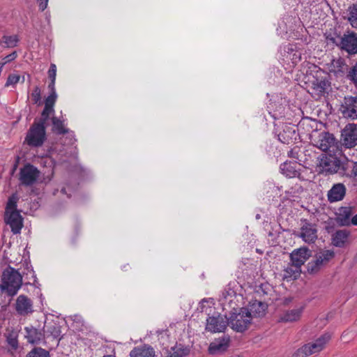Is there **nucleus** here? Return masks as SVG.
Returning <instances> with one entry per match:
<instances>
[{"mask_svg":"<svg viewBox=\"0 0 357 357\" xmlns=\"http://www.w3.org/2000/svg\"><path fill=\"white\" fill-rule=\"evenodd\" d=\"M312 354V351L310 349L307 344H304L301 348L298 349L292 355V357H307Z\"/></svg>","mask_w":357,"mask_h":357,"instance_id":"35","label":"nucleus"},{"mask_svg":"<svg viewBox=\"0 0 357 357\" xmlns=\"http://www.w3.org/2000/svg\"><path fill=\"white\" fill-rule=\"evenodd\" d=\"M317 270L318 269L312 268V269H307V271H308L309 273H315Z\"/></svg>","mask_w":357,"mask_h":357,"instance_id":"56","label":"nucleus"},{"mask_svg":"<svg viewBox=\"0 0 357 357\" xmlns=\"http://www.w3.org/2000/svg\"><path fill=\"white\" fill-rule=\"evenodd\" d=\"M20 39L17 35L3 36L0 40V45L3 48H13L17 45Z\"/></svg>","mask_w":357,"mask_h":357,"instance_id":"28","label":"nucleus"},{"mask_svg":"<svg viewBox=\"0 0 357 357\" xmlns=\"http://www.w3.org/2000/svg\"><path fill=\"white\" fill-rule=\"evenodd\" d=\"M349 22L354 28H357V2L349 7Z\"/></svg>","mask_w":357,"mask_h":357,"instance_id":"33","label":"nucleus"},{"mask_svg":"<svg viewBox=\"0 0 357 357\" xmlns=\"http://www.w3.org/2000/svg\"><path fill=\"white\" fill-rule=\"evenodd\" d=\"M55 81L56 80H51L49 85H48V88L50 91V94H53V92L54 93H56V89H55Z\"/></svg>","mask_w":357,"mask_h":357,"instance_id":"50","label":"nucleus"},{"mask_svg":"<svg viewBox=\"0 0 357 357\" xmlns=\"http://www.w3.org/2000/svg\"><path fill=\"white\" fill-rule=\"evenodd\" d=\"M340 110L344 118L357 119V97H345Z\"/></svg>","mask_w":357,"mask_h":357,"instance_id":"11","label":"nucleus"},{"mask_svg":"<svg viewBox=\"0 0 357 357\" xmlns=\"http://www.w3.org/2000/svg\"><path fill=\"white\" fill-rule=\"evenodd\" d=\"M292 300H293V298L291 297L284 298V299L283 301V304L288 305L289 303H290L292 301Z\"/></svg>","mask_w":357,"mask_h":357,"instance_id":"53","label":"nucleus"},{"mask_svg":"<svg viewBox=\"0 0 357 357\" xmlns=\"http://www.w3.org/2000/svg\"><path fill=\"white\" fill-rule=\"evenodd\" d=\"M273 292V288L268 283H264L260 284L256 289V294L264 301L270 300L269 296Z\"/></svg>","mask_w":357,"mask_h":357,"instance_id":"27","label":"nucleus"},{"mask_svg":"<svg viewBox=\"0 0 357 357\" xmlns=\"http://www.w3.org/2000/svg\"><path fill=\"white\" fill-rule=\"evenodd\" d=\"M339 174L350 178L357 179V162L348 159L341 160Z\"/></svg>","mask_w":357,"mask_h":357,"instance_id":"19","label":"nucleus"},{"mask_svg":"<svg viewBox=\"0 0 357 357\" xmlns=\"http://www.w3.org/2000/svg\"><path fill=\"white\" fill-rule=\"evenodd\" d=\"M351 225H357V214L352 217Z\"/></svg>","mask_w":357,"mask_h":357,"instance_id":"55","label":"nucleus"},{"mask_svg":"<svg viewBox=\"0 0 357 357\" xmlns=\"http://www.w3.org/2000/svg\"><path fill=\"white\" fill-rule=\"evenodd\" d=\"M20 75L16 74H10L7 78L5 86H15L20 80Z\"/></svg>","mask_w":357,"mask_h":357,"instance_id":"43","label":"nucleus"},{"mask_svg":"<svg viewBox=\"0 0 357 357\" xmlns=\"http://www.w3.org/2000/svg\"><path fill=\"white\" fill-rule=\"evenodd\" d=\"M17 56V52H13L11 54L6 56L2 59V61H0V73H1L2 69L3 66L8 62H10L15 60Z\"/></svg>","mask_w":357,"mask_h":357,"instance_id":"44","label":"nucleus"},{"mask_svg":"<svg viewBox=\"0 0 357 357\" xmlns=\"http://www.w3.org/2000/svg\"><path fill=\"white\" fill-rule=\"evenodd\" d=\"M27 357H50V354L45 349L36 347L27 354Z\"/></svg>","mask_w":357,"mask_h":357,"instance_id":"36","label":"nucleus"},{"mask_svg":"<svg viewBox=\"0 0 357 357\" xmlns=\"http://www.w3.org/2000/svg\"><path fill=\"white\" fill-rule=\"evenodd\" d=\"M47 328V333H50L54 338L58 337L61 334L60 327L56 324H49L45 325L44 328Z\"/></svg>","mask_w":357,"mask_h":357,"instance_id":"39","label":"nucleus"},{"mask_svg":"<svg viewBox=\"0 0 357 357\" xmlns=\"http://www.w3.org/2000/svg\"><path fill=\"white\" fill-rule=\"evenodd\" d=\"M296 162H284L280 165V171L282 174L289 178H295L300 176V172L296 169Z\"/></svg>","mask_w":357,"mask_h":357,"instance_id":"26","label":"nucleus"},{"mask_svg":"<svg viewBox=\"0 0 357 357\" xmlns=\"http://www.w3.org/2000/svg\"><path fill=\"white\" fill-rule=\"evenodd\" d=\"M305 305H302L294 309L284 310L279 317L278 321L282 323H292L298 321L302 317Z\"/></svg>","mask_w":357,"mask_h":357,"instance_id":"13","label":"nucleus"},{"mask_svg":"<svg viewBox=\"0 0 357 357\" xmlns=\"http://www.w3.org/2000/svg\"><path fill=\"white\" fill-rule=\"evenodd\" d=\"M25 331V338L27 342L32 344H38L44 339L45 334L43 329H38L33 326H26Z\"/></svg>","mask_w":357,"mask_h":357,"instance_id":"16","label":"nucleus"},{"mask_svg":"<svg viewBox=\"0 0 357 357\" xmlns=\"http://www.w3.org/2000/svg\"><path fill=\"white\" fill-rule=\"evenodd\" d=\"M329 69L337 76H343L348 71V66L343 59L338 58L331 61Z\"/></svg>","mask_w":357,"mask_h":357,"instance_id":"23","label":"nucleus"},{"mask_svg":"<svg viewBox=\"0 0 357 357\" xmlns=\"http://www.w3.org/2000/svg\"><path fill=\"white\" fill-rule=\"evenodd\" d=\"M168 337V335L167 334V333H161V336L159 338V340H160V343L164 345L165 343L162 342V340L164 339V338H167Z\"/></svg>","mask_w":357,"mask_h":357,"instance_id":"54","label":"nucleus"},{"mask_svg":"<svg viewBox=\"0 0 357 357\" xmlns=\"http://www.w3.org/2000/svg\"><path fill=\"white\" fill-rule=\"evenodd\" d=\"M56 98V93L53 92V94H50L45 100V107L50 108V109H54Z\"/></svg>","mask_w":357,"mask_h":357,"instance_id":"42","label":"nucleus"},{"mask_svg":"<svg viewBox=\"0 0 357 357\" xmlns=\"http://www.w3.org/2000/svg\"><path fill=\"white\" fill-rule=\"evenodd\" d=\"M288 155L290 158H294V159H298V148H294L291 151L288 152Z\"/></svg>","mask_w":357,"mask_h":357,"instance_id":"47","label":"nucleus"},{"mask_svg":"<svg viewBox=\"0 0 357 357\" xmlns=\"http://www.w3.org/2000/svg\"><path fill=\"white\" fill-rule=\"evenodd\" d=\"M347 77L357 86V63L348 71Z\"/></svg>","mask_w":357,"mask_h":357,"instance_id":"45","label":"nucleus"},{"mask_svg":"<svg viewBox=\"0 0 357 357\" xmlns=\"http://www.w3.org/2000/svg\"><path fill=\"white\" fill-rule=\"evenodd\" d=\"M350 231L347 229L336 231L332 236V243L335 247L342 248L348 241Z\"/></svg>","mask_w":357,"mask_h":357,"instance_id":"24","label":"nucleus"},{"mask_svg":"<svg viewBox=\"0 0 357 357\" xmlns=\"http://www.w3.org/2000/svg\"><path fill=\"white\" fill-rule=\"evenodd\" d=\"M312 252L307 247L295 249L290 254V260L292 266L301 268L311 257Z\"/></svg>","mask_w":357,"mask_h":357,"instance_id":"12","label":"nucleus"},{"mask_svg":"<svg viewBox=\"0 0 357 357\" xmlns=\"http://www.w3.org/2000/svg\"><path fill=\"white\" fill-rule=\"evenodd\" d=\"M31 99L34 104H41V91L39 86H36L34 87L31 93Z\"/></svg>","mask_w":357,"mask_h":357,"instance_id":"41","label":"nucleus"},{"mask_svg":"<svg viewBox=\"0 0 357 357\" xmlns=\"http://www.w3.org/2000/svg\"><path fill=\"white\" fill-rule=\"evenodd\" d=\"M0 290L9 296L17 294L22 284V278L17 269H4L1 275Z\"/></svg>","mask_w":357,"mask_h":357,"instance_id":"1","label":"nucleus"},{"mask_svg":"<svg viewBox=\"0 0 357 357\" xmlns=\"http://www.w3.org/2000/svg\"><path fill=\"white\" fill-rule=\"evenodd\" d=\"M347 189L343 183L334 184L328 191L327 197L330 203L342 200L346 195Z\"/></svg>","mask_w":357,"mask_h":357,"instance_id":"17","label":"nucleus"},{"mask_svg":"<svg viewBox=\"0 0 357 357\" xmlns=\"http://www.w3.org/2000/svg\"><path fill=\"white\" fill-rule=\"evenodd\" d=\"M331 335L328 333H326L317 338L314 342L317 346H319V349L321 351L324 349L325 345L331 340Z\"/></svg>","mask_w":357,"mask_h":357,"instance_id":"37","label":"nucleus"},{"mask_svg":"<svg viewBox=\"0 0 357 357\" xmlns=\"http://www.w3.org/2000/svg\"><path fill=\"white\" fill-rule=\"evenodd\" d=\"M228 326L226 316L218 314L208 317L206 319V331L213 333L224 332Z\"/></svg>","mask_w":357,"mask_h":357,"instance_id":"8","label":"nucleus"},{"mask_svg":"<svg viewBox=\"0 0 357 357\" xmlns=\"http://www.w3.org/2000/svg\"><path fill=\"white\" fill-rule=\"evenodd\" d=\"M301 273V269H283L280 275L283 280L291 282L296 280Z\"/></svg>","mask_w":357,"mask_h":357,"instance_id":"30","label":"nucleus"},{"mask_svg":"<svg viewBox=\"0 0 357 357\" xmlns=\"http://www.w3.org/2000/svg\"><path fill=\"white\" fill-rule=\"evenodd\" d=\"M102 357H116L115 354L105 355Z\"/></svg>","mask_w":357,"mask_h":357,"instance_id":"57","label":"nucleus"},{"mask_svg":"<svg viewBox=\"0 0 357 357\" xmlns=\"http://www.w3.org/2000/svg\"><path fill=\"white\" fill-rule=\"evenodd\" d=\"M38 2L39 9L43 11L47 6L48 0H37Z\"/></svg>","mask_w":357,"mask_h":357,"instance_id":"49","label":"nucleus"},{"mask_svg":"<svg viewBox=\"0 0 357 357\" xmlns=\"http://www.w3.org/2000/svg\"><path fill=\"white\" fill-rule=\"evenodd\" d=\"M307 243H313L317 238V229L315 225L303 220L298 235Z\"/></svg>","mask_w":357,"mask_h":357,"instance_id":"10","label":"nucleus"},{"mask_svg":"<svg viewBox=\"0 0 357 357\" xmlns=\"http://www.w3.org/2000/svg\"><path fill=\"white\" fill-rule=\"evenodd\" d=\"M15 310L18 314L25 316L33 312V302L25 295H20L15 303Z\"/></svg>","mask_w":357,"mask_h":357,"instance_id":"15","label":"nucleus"},{"mask_svg":"<svg viewBox=\"0 0 357 357\" xmlns=\"http://www.w3.org/2000/svg\"><path fill=\"white\" fill-rule=\"evenodd\" d=\"M334 257V252L331 250H324L320 252L316 257L315 264L316 266H324L326 263L333 259Z\"/></svg>","mask_w":357,"mask_h":357,"instance_id":"29","label":"nucleus"},{"mask_svg":"<svg viewBox=\"0 0 357 357\" xmlns=\"http://www.w3.org/2000/svg\"><path fill=\"white\" fill-rule=\"evenodd\" d=\"M331 335L328 333H326L317 338L314 342L317 346H319V349L321 351L324 349L325 345L331 340Z\"/></svg>","mask_w":357,"mask_h":357,"instance_id":"38","label":"nucleus"},{"mask_svg":"<svg viewBox=\"0 0 357 357\" xmlns=\"http://www.w3.org/2000/svg\"><path fill=\"white\" fill-rule=\"evenodd\" d=\"M190 349L188 346L176 343L170 349H167L168 357H185L190 354Z\"/></svg>","mask_w":357,"mask_h":357,"instance_id":"25","label":"nucleus"},{"mask_svg":"<svg viewBox=\"0 0 357 357\" xmlns=\"http://www.w3.org/2000/svg\"><path fill=\"white\" fill-rule=\"evenodd\" d=\"M224 297L227 298L228 296L232 297L233 295H235V292L234 290L229 289V291H226V294L223 292Z\"/></svg>","mask_w":357,"mask_h":357,"instance_id":"51","label":"nucleus"},{"mask_svg":"<svg viewBox=\"0 0 357 357\" xmlns=\"http://www.w3.org/2000/svg\"><path fill=\"white\" fill-rule=\"evenodd\" d=\"M307 345L310 347V349L312 351V354L321 351V350L319 349V346H317L314 342L307 343Z\"/></svg>","mask_w":357,"mask_h":357,"instance_id":"48","label":"nucleus"},{"mask_svg":"<svg viewBox=\"0 0 357 357\" xmlns=\"http://www.w3.org/2000/svg\"><path fill=\"white\" fill-rule=\"evenodd\" d=\"M155 350L149 344L134 347L130 352V357H154Z\"/></svg>","mask_w":357,"mask_h":357,"instance_id":"22","label":"nucleus"},{"mask_svg":"<svg viewBox=\"0 0 357 357\" xmlns=\"http://www.w3.org/2000/svg\"><path fill=\"white\" fill-rule=\"evenodd\" d=\"M10 345L14 348L16 349L17 347V341L16 339H12L9 341Z\"/></svg>","mask_w":357,"mask_h":357,"instance_id":"52","label":"nucleus"},{"mask_svg":"<svg viewBox=\"0 0 357 357\" xmlns=\"http://www.w3.org/2000/svg\"><path fill=\"white\" fill-rule=\"evenodd\" d=\"M267 306L268 305L265 302L258 301L257 300L250 301L248 307H247L248 314L251 317V319H252L253 317H262L265 314Z\"/></svg>","mask_w":357,"mask_h":357,"instance_id":"20","label":"nucleus"},{"mask_svg":"<svg viewBox=\"0 0 357 357\" xmlns=\"http://www.w3.org/2000/svg\"><path fill=\"white\" fill-rule=\"evenodd\" d=\"M19 199L17 194H13L8 200L6 213H9L10 211H17V203Z\"/></svg>","mask_w":357,"mask_h":357,"instance_id":"34","label":"nucleus"},{"mask_svg":"<svg viewBox=\"0 0 357 357\" xmlns=\"http://www.w3.org/2000/svg\"><path fill=\"white\" fill-rule=\"evenodd\" d=\"M352 208L340 207L336 213L335 221L340 226H349L351 224Z\"/></svg>","mask_w":357,"mask_h":357,"instance_id":"21","label":"nucleus"},{"mask_svg":"<svg viewBox=\"0 0 357 357\" xmlns=\"http://www.w3.org/2000/svg\"><path fill=\"white\" fill-rule=\"evenodd\" d=\"M54 112V109H50V108L45 107L41 114V118L37 123L45 126L46 121L49 119L50 115L53 114Z\"/></svg>","mask_w":357,"mask_h":357,"instance_id":"40","label":"nucleus"},{"mask_svg":"<svg viewBox=\"0 0 357 357\" xmlns=\"http://www.w3.org/2000/svg\"><path fill=\"white\" fill-rule=\"evenodd\" d=\"M48 76L50 80H56V66L54 63H51L50 68L48 70Z\"/></svg>","mask_w":357,"mask_h":357,"instance_id":"46","label":"nucleus"},{"mask_svg":"<svg viewBox=\"0 0 357 357\" xmlns=\"http://www.w3.org/2000/svg\"><path fill=\"white\" fill-rule=\"evenodd\" d=\"M342 145L346 148H353L357 145V125L348 124L342 132Z\"/></svg>","mask_w":357,"mask_h":357,"instance_id":"9","label":"nucleus"},{"mask_svg":"<svg viewBox=\"0 0 357 357\" xmlns=\"http://www.w3.org/2000/svg\"><path fill=\"white\" fill-rule=\"evenodd\" d=\"M229 336H223L222 338L216 340L210 344L208 353L212 355L222 354L227 350L229 347Z\"/></svg>","mask_w":357,"mask_h":357,"instance_id":"18","label":"nucleus"},{"mask_svg":"<svg viewBox=\"0 0 357 357\" xmlns=\"http://www.w3.org/2000/svg\"><path fill=\"white\" fill-rule=\"evenodd\" d=\"M248 313L246 307H241L238 312H232L227 318L228 326L236 332H244L248 328L252 321L251 317Z\"/></svg>","mask_w":357,"mask_h":357,"instance_id":"3","label":"nucleus"},{"mask_svg":"<svg viewBox=\"0 0 357 357\" xmlns=\"http://www.w3.org/2000/svg\"><path fill=\"white\" fill-rule=\"evenodd\" d=\"M40 175V172L36 167L27 164L20 169L19 176L20 184L31 186L37 182Z\"/></svg>","mask_w":357,"mask_h":357,"instance_id":"7","label":"nucleus"},{"mask_svg":"<svg viewBox=\"0 0 357 357\" xmlns=\"http://www.w3.org/2000/svg\"><path fill=\"white\" fill-rule=\"evenodd\" d=\"M5 222L15 234H19L23 227L22 218L18 211L6 213Z\"/></svg>","mask_w":357,"mask_h":357,"instance_id":"14","label":"nucleus"},{"mask_svg":"<svg viewBox=\"0 0 357 357\" xmlns=\"http://www.w3.org/2000/svg\"><path fill=\"white\" fill-rule=\"evenodd\" d=\"M53 125L52 131L58 135H63L68 132V129L65 128L63 121L57 117L53 116L52 119Z\"/></svg>","mask_w":357,"mask_h":357,"instance_id":"31","label":"nucleus"},{"mask_svg":"<svg viewBox=\"0 0 357 357\" xmlns=\"http://www.w3.org/2000/svg\"><path fill=\"white\" fill-rule=\"evenodd\" d=\"M341 167V160L335 155L321 154L318 158L317 169L319 173L331 175L339 173Z\"/></svg>","mask_w":357,"mask_h":357,"instance_id":"2","label":"nucleus"},{"mask_svg":"<svg viewBox=\"0 0 357 357\" xmlns=\"http://www.w3.org/2000/svg\"><path fill=\"white\" fill-rule=\"evenodd\" d=\"M312 144L323 151H328L335 144V138L333 135L327 132L314 131L311 135Z\"/></svg>","mask_w":357,"mask_h":357,"instance_id":"6","label":"nucleus"},{"mask_svg":"<svg viewBox=\"0 0 357 357\" xmlns=\"http://www.w3.org/2000/svg\"><path fill=\"white\" fill-rule=\"evenodd\" d=\"M327 86V82L324 79H317L312 82V88L317 92L318 94H322L325 92Z\"/></svg>","mask_w":357,"mask_h":357,"instance_id":"32","label":"nucleus"},{"mask_svg":"<svg viewBox=\"0 0 357 357\" xmlns=\"http://www.w3.org/2000/svg\"><path fill=\"white\" fill-rule=\"evenodd\" d=\"M46 139L45 126L35 121L29 128L25 142L30 146H41Z\"/></svg>","mask_w":357,"mask_h":357,"instance_id":"4","label":"nucleus"},{"mask_svg":"<svg viewBox=\"0 0 357 357\" xmlns=\"http://www.w3.org/2000/svg\"><path fill=\"white\" fill-rule=\"evenodd\" d=\"M328 40L339 47L340 49L346 51L349 54L357 53V34L351 33L344 34L342 37H327Z\"/></svg>","mask_w":357,"mask_h":357,"instance_id":"5","label":"nucleus"}]
</instances>
